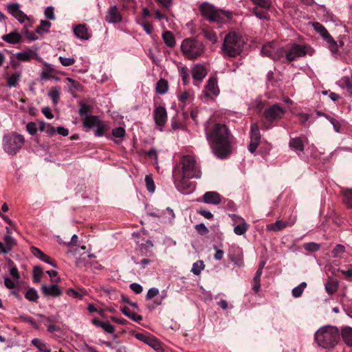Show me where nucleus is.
Wrapping results in <instances>:
<instances>
[{
	"label": "nucleus",
	"mask_w": 352,
	"mask_h": 352,
	"mask_svg": "<svg viewBox=\"0 0 352 352\" xmlns=\"http://www.w3.org/2000/svg\"><path fill=\"white\" fill-rule=\"evenodd\" d=\"M204 36L206 38L210 41L212 43H216L217 41V37L214 32L212 30H206L203 32Z\"/></svg>",
	"instance_id": "nucleus-49"
},
{
	"label": "nucleus",
	"mask_w": 352,
	"mask_h": 352,
	"mask_svg": "<svg viewBox=\"0 0 352 352\" xmlns=\"http://www.w3.org/2000/svg\"><path fill=\"white\" fill-rule=\"evenodd\" d=\"M151 334L146 333H137L135 335V337L137 340L146 344L148 342V340Z\"/></svg>",
	"instance_id": "nucleus-56"
},
{
	"label": "nucleus",
	"mask_w": 352,
	"mask_h": 352,
	"mask_svg": "<svg viewBox=\"0 0 352 352\" xmlns=\"http://www.w3.org/2000/svg\"><path fill=\"white\" fill-rule=\"evenodd\" d=\"M296 218H294L289 221L277 220L274 223L268 224L266 226V230L270 232H278L286 227L292 226L294 224Z\"/></svg>",
	"instance_id": "nucleus-17"
},
{
	"label": "nucleus",
	"mask_w": 352,
	"mask_h": 352,
	"mask_svg": "<svg viewBox=\"0 0 352 352\" xmlns=\"http://www.w3.org/2000/svg\"><path fill=\"white\" fill-rule=\"evenodd\" d=\"M304 248L309 252H316L320 248V245L314 242L307 243L303 245Z\"/></svg>",
	"instance_id": "nucleus-52"
},
{
	"label": "nucleus",
	"mask_w": 352,
	"mask_h": 352,
	"mask_svg": "<svg viewBox=\"0 0 352 352\" xmlns=\"http://www.w3.org/2000/svg\"><path fill=\"white\" fill-rule=\"evenodd\" d=\"M250 144L248 145V151L254 154L255 153L260 142H261V134L258 126L256 124H252L251 125L250 133Z\"/></svg>",
	"instance_id": "nucleus-16"
},
{
	"label": "nucleus",
	"mask_w": 352,
	"mask_h": 352,
	"mask_svg": "<svg viewBox=\"0 0 352 352\" xmlns=\"http://www.w3.org/2000/svg\"><path fill=\"white\" fill-rule=\"evenodd\" d=\"M305 138H291L289 140V147L290 148L296 153V154L299 156L304 151V142Z\"/></svg>",
	"instance_id": "nucleus-21"
},
{
	"label": "nucleus",
	"mask_w": 352,
	"mask_h": 352,
	"mask_svg": "<svg viewBox=\"0 0 352 352\" xmlns=\"http://www.w3.org/2000/svg\"><path fill=\"white\" fill-rule=\"evenodd\" d=\"M146 344L157 352H164V349L162 342L153 335L150 336Z\"/></svg>",
	"instance_id": "nucleus-27"
},
{
	"label": "nucleus",
	"mask_w": 352,
	"mask_h": 352,
	"mask_svg": "<svg viewBox=\"0 0 352 352\" xmlns=\"http://www.w3.org/2000/svg\"><path fill=\"white\" fill-rule=\"evenodd\" d=\"M205 265L203 261L199 260L192 264L190 272L195 275H199L202 270H204Z\"/></svg>",
	"instance_id": "nucleus-41"
},
{
	"label": "nucleus",
	"mask_w": 352,
	"mask_h": 352,
	"mask_svg": "<svg viewBox=\"0 0 352 352\" xmlns=\"http://www.w3.org/2000/svg\"><path fill=\"white\" fill-rule=\"evenodd\" d=\"M340 332L337 327L327 325L320 327L314 333V341L317 345L324 349H331L338 343Z\"/></svg>",
	"instance_id": "nucleus-3"
},
{
	"label": "nucleus",
	"mask_w": 352,
	"mask_h": 352,
	"mask_svg": "<svg viewBox=\"0 0 352 352\" xmlns=\"http://www.w3.org/2000/svg\"><path fill=\"white\" fill-rule=\"evenodd\" d=\"M41 290L45 296L57 297L61 294V290L59 287L55 284L50 285H43L41 287Z\"/></svg>",
	"instance_id": "nucleus-25"
},
{
	"label": "nucleus",
	"mask_w": 352,
	"mask_h": 352,
	"mask_svg": "<svg viewBox=\"0 0 352 352\" xmlns=\"http://www.w3.org/2000/svg\"><path fill=\"white\" fill-rule=\"evenodd\" d=\"M191 74L195 81L194 84L196 85V82L202 81L207 74L206 67L200 64H195L191 69Z\"/></svg>",
	"instance_id": "nucleus-18"
},
{
	"label": "nucleus",
	"mask_w": 352,
	"mask_h": 352,
	"mask_svg": "<svg viewBox=\"0 0 352 352\" xmlns=\"http://www.w3.org/2000/svg\"><path fill=\"white\" fill-rule=\"evenodd\" d=\"M327 118L329 120V122L332 124L334 130L337 133H340V128H341L340 122L338 120H337L335 118H331V117H327Z\"/></svg>",
	"instance_id": "nucleus-60"
},
{
	"label": "nucleus",
	"mask_w": 352,
	"mask_h": 352,
	"mask_svg": "<svg viewBox=\"0 0 352 352\" xmlns=\"http://www.w3.org/2000/svg\"><path fill=\"white\" fill-rule=\"evenodd\" d=\"M32 253L38 258L43 262L50 264L53 267H56L55 264L50 260V258L43 253L41 250L37 248H32Z\"/></svg>",
	"instance_id": "nucleus-29"
},
{
	"label": "nucleus",
	"mask_w": 352,
	"mask_h": 352,
	"mask_svg": "<svg viewBox=\"0 0 352 352\" xmlns=\"http://www.w3.org/2000/svg\"><path fill=\"white\" fill-rule=\"evenodd\" d=\"M314 52V49L309 45L293 44L289 49H285L283 58L291 62L307 54L311 56Z\"/></svg>",
	"instance_id": "nucleus-8"
},
{
	"label": "nucleus",
	"mask_w": 352,
	"mask_h": 352,
	"mask_svg": "<svg viewBox=\"0 0 352 352\" xmlns=\"http://www.w3.org/2000/svg\"><path fill=\"white\" fill-rule=\"evenodd\" d=\"M162 38L165 44L170 47H173L175 45V39L173 33L170 31H165L162 34Z\"/></svg>",
	"instance_id": "nucleus-34"
},
{
	"label": "nucleus",
	"mask_w": 352,
	"mask_h": 352,
	"mask_svg": "<svg viewBox=\"0 0 352 352\" xmlns=\"http://www.w3.org/2000/svg\"><path fill=\"white\" fill-rule=\"evenodd\" d=\"M180 48L184 56L190 60L201 56L204 52L203 43L198 40L190 38L184 39L182 42Z\"/></svg>",
	"instance_id": "nucleus-6"
},
{
	"label": "nucleus",
	"mask_w": 352,
	"mask_h": 352,
	"mask_svg": "<svg viewBox=\"0 0 352 352\" xmlns=\"http://www.w3.org/2000/svg\"><path fill=\"white\" fill-rule=\"evenodd\" d=\"M153 116L156 124L162 127L167 120V113L166 109L162 106L157 107L154 109Z\"/></svg>",
	"instance_id": "nucleus-20"
},
{
	"label": "nucleus",
	"mask_w": 352,
	"mask_h": 352,
	"mask_svg": "<svg viewBox=\"0 0 352 352\" xmlns=\"http://www.w3.org/2000/svg\"><path fill=\"white\" fill-rule=\"evenodd\" d=\"M73 32L78 38L82 41H87L91 36V32L85 24H79L74 26L73 28Z\"/></svg>",
	"instance_id": "nucleus-19"
},
{
	"label": "nucleus",
	"mask_w": 352,
	"mask_h": 352,
	"mask_svg": "<svg viewBox=\"0 0 352 352\" xmlns=\"http://www.w3.org/2000/svg\"><path fill=\"white\" fill-rule=\"evenodd\" d=\"M126 131L124 127L119 126L112 130V135L114 137L113 142L116 143H120L123 138L125 136Z\"/></svg>",
	"instance_id": "nucleus-32"
},
{
	"label": "nucleus",
	"mask_w": 352,
	"mask_h": 352,
	"mask_svg": "<svg viewBox=\"0 0 352 352\" xmlns=\"http://www.w3.org/2000/svg\"><path fill=\"white\" fill-rule=\"evenodd\" d=\"M105 20L109 23H116L122 21V16L116 6L109 8L105 16Z\"/></svg>",
	"instance_id": "nucleus-22"
},
{
	"label": "nucleus",
	"mask_w": 352,
	"mask_h": 352,
	"mask_svg": "<svg viewBox=\"0 0 352 352\" xmlns=\"http://www.w3.org/2000/svg\"><path fill=\"white\" fill-rule=\"evenodd\" d=\"M285 109L279 104H274L265 109L263 117L269 124L277 122L283 118Z\"/></svg>",
	"instance_id": "nucleus-9"
},
{
	"label": "nucleus",
	"mask_w": 352,
	"mask_h": 352,
	"mask_svg": "<svg viewBox=\"0 0 352 352\" xmlns=\"http://www.w3.org/2000/svg\"><path fill=\"white\" fill-rule=\"evenodd\" d=\"M285 48L277 47L276 43L270 42L263 45L261 54L263 56L271 58L274 60H280L284 57Z\"/></svg>",
	"instance_id": "nucleus-10"
},
{
	"label": "nucleus",
	"mask_w": 352,
	"mask_h": 352,
	"mask_svg": "<svg viewBox=\"0 0 352 352\" xmlns=\"http://www.w3.org/2000/svg\"><path fill=\"white\" fill-rule=\"evenodd\" d=\"M8 12L14 16L20 23L28 22L29 26L32 27L34 19L31 16H28L22 10H20L19 3H10L7 6Z\"/></svg>",
	"instance_id": "nucleus-12"
},
{
	"label": "nucleus",
	"mask_w": 352,
	"mask_h": 352,
	"mask_svg": "<svg viewBox=\"0 0 352 352\" xmlns=\"http://www.w3.org/2000/svg\"><path fill=\"white\" fill-rule=\"evenodd\" d=\"M314 30L320 34L322 38L329 45V47L332 52L337 50V43L328 32L327 29L319 22L310 23Z\"/></svg>",
	"instance_id": "nucleus-13"
},
{
	"label": "nucleus",
	"mask_w": 352,
	"mask_h": 352,
	"mask_svg": "<svg viewBox=\"0 0 352 352\" xmlns=\"http://www.w3.org/2000/svg\"><path fill=\"white\" fill-rule=\"evenodd\" d=\"M338 289V284L334 281H328L325 284V291L329 294H333L336 292Z\"/></svg>",
	"instance_id": "nucleus-48"
},
{
	"label": "nucleus",
	"mask_w": 352,
	"mask_h": 352,
	"mask_svg": "<svg viewBox=\"0 0 352 352\" xmlns=\"http://www.w3.org/2000/svg\"><path fill=\"white\" fill-rule=\"evenodd\" d=\"M122 313L126 316L131 318L132 320L135 322H140L142 320V316L136 314L135 312L130 310L128 307H124L121 309Z\"/></svg>",
	"instance_id": "nucleus-35"
},
{
	"label": "nucleus",
	"mask_w": 352,
	"mask_h": 352,
	"mask_svg": "<svg viewBox=\"0 0 352 352\" xmlns=\"http://www.w3.org/2000/svg\"><path fill=\"white\" fill-rule=\"evenodd\" d=\"M245 45L242 36L235 32L228 33L221 47L223 56L235 57L241 54Z\"/></svg>",
	"instance_id": "nucleus-4"
},
{
	"label": "nucleus",
	"mask_w": 352,
	"mask_h": 352,
	"mask_svg": "<svg viewBox=\"0 0 352 352\" xmlns=\"http://www.w3.org/2000/svg\"><path fill=\"white\" fill-rule=\"evenodd\" d=\"M174 173L195 179L201 178L202 174L200 165L192 154L184 155L181 157L179 164L175 168Z\"/></svg>",
	"instance_id": "nucleus-2"
},
{
	"label": "nucleus",
	"mask_w": 352,
	"mask_h": 352,
	"mask_svg": "<svg viewBox=\"0 0 352 352\" xmlns=\"http://www.w3.org/2000/svg\"><path fill=\"white\" fill-rule=\"evenodd\" d=\"M28 28L29 23H27L24 25L23 33L25 36V37L30 41H34L38 39V37L35 35L33 32L29 31Z\"/></svg>",
	"instance_id": "nucleus-45"
},
{
	"label": "nucleus",
	"mask_w": 352,
	"mask_h": 352,
	"mask_svg": "<svg viewBox=\"0 0 352 352\" xmlns=\"http://www.w3.org/2000/svg\"><path fill=\"white\" fill-rule=\"evenodd\" d=\"M205 133L213 154L219 159H225L231 153L230 133L225 124H205Z\"/></svg>",
	"instance_id": "nucleus-1"
},
{
	"label": "nucleus",
	"mask_w": 352,
	"mask_h": 352,
	"mask_svg": "<svg viewBox=\"0 0 352 352\" xmlns=\"http://www.w3.org/2000/svg\"><path fill=\"white\" fill-rule=\"evenodd\" d=\"M66 80L69 82L68 87L70 89L79 90L80 88V85L78 82L71 78H67Z\"/></svg>",
	"instance_id": "nucleus-55"
},
{
	"label": "nucleus",
	"mask_w": 352,
	"mask_h": 352,
	"mask_svg": "<svg viewBox=\"0 0 352 352\" xmlns=\"http://www.w3.org/2000/svg\"><path fill=\"white\" fill-rule=\"evenodd\" d=\"M48 96L53 104L56 105L60 100V89L58 87L52 88L48 92Z\"/></svg>",
	"instance_id": "nucleus-38"
},
{
	"label": "nucleus",
	"mask_w": 352,
	"mask_h": 352,
	"mask_svg": "<svg viewBox=\"0 0 352 352\" xmlns=\"http://www.w3.org/2000/svg\"><path fill=\"white\" fill-rule=\"evenodd\" d=\"M129 287L135 294H140L143 290L142 285L136 283H131Z\"/></svg>",
	"instance_id": "nucleus-64"
},
{
	"label": "nucleus",
	"mask_w": 352,
	"mask_h": 352,
	"mask_svg": "<svg viewBox=\"0 0 352 352\" xmlns=\"http://www.w3.org/2000/svg\"><path fill=\"white\" fill-rule=\"evenodd\" d=\"M173 177L175 186L181 193L188 195L195 190V184L189 181L190 178L179 175H174Z\"/></svg>",
	"instance_id": "nucleus-11"
},
{
	"label": "nucleus",
	"mask_w": 352,
	"mask_h": 352,
	"mask_svg": "<svg viewBox=\"0 0 352 352\" xmlns=\"http://www.w3.org/2000/svg\"><path fill=\"white\" fill-rule=\"evenodd\" d=\"M203 201L208 204L217 205L221 202V197L219 193L215 191H209L206 192L203 197Z\"/></svg>",
	"instance_id": "nucleus-24"
},
{
	"label": "nucleus",
	"mask_w": 352,
	"mask_h": 352,
	"mask_svg": "<svg viewBox=\"0 0 352 352\" xmlns=\"http://www.w3.org/2000/svg\"><path fill=\"white\" fill-rule=\"evenodd\" d=\"M145 183L148 191L151 193H153L155 190V186L153 177L150 175H147L145 177Z\"/></svg>",
	"instance_id": "nucleus-47"
},
{
	"label": "nucleus",
	"mask_w": 352,
	"mask_h": 352,
	"mask_svg": "<svg viewBox=\"0 0 352 352\" xmlns=\"http://www.w3.org/2000/svg\"><path fill=\"white\" fill-rule=\"evenodd\" d=\"M9 272L12 278H9L6 275L3 276L5 287L9 289L17 288L19 286L21 276L16 265H12L9 269Z\"/></svg>",
	"instance_id": "nucleus-14"
},
{
	"label": "nucleus",
	"mask_w": 352,
	"mask_h": 352,
	"mask_svg": "<svg viewBox=\"0 0 352 352\" xmlns=\"http://www.w3.org/2000/svg\"><path fill=\"white\" fill-rule=\"evenodd\" d=\"M51 25L52 23L50 21L41 20L40 25L35 29V32L38 34L43 35L49 32Z\"/></svg>",
	"instance_id": "nucleus-33"
},
{
	"label": "nucleus",
	"mask_w": 352,
	"mask_h": 352,
	"mask_svg": "<svg viewBox=\"0 0 352 352\" xmlns=\"http://www.w3.org/2000/svg\"><path fill=\"white\" fill-rule=\"evenodd\" d=\"M307 287V283L305 282H302L300 284H299L298 286L295 287L292 289V296L294 298H298L301 296L304 289Z\"/></svg>",
	"instance_id": "nucleus-42"
},
{
	"label": "nucleus",
	"mask_w": 352,
	"mask_h": 352,
	"mask_svg": "<svg viewBox=\"0 0 352 352\" xmlns=\"http://www.w3.org/2000/svg\"><path fill=\"white\" fill-rule=\"evenodd\" d=\"M199 10L202 16L210 22L221 24L225 23L226 18L228 19L232 18L231 12L219 9L214 5L206 1L200 4Z\"/></svg>",
	"instance_id": "nucleus-5"
},
{
	"label": "nucleus",
	"mask_w": 352,
	"mask_h": 352,
	"mask_svg": "<svg viewBox=\"0 0 352 352\" xmlns=\"http://www.w3.org/2000/svg\"><path fill=\"white\" fill-rule=\"evenodd\" d=\"M24 137L19 133H12L5 135L3 139V148L9 155H15L23 146Z\"/></svg>",
	"instance_id": "nucleus-7"
},
{
	"label": "nucleus",
	"mask_w": 352,
	"mask_h": 352,
	"mask_svg": "<svg viewBox=\"0 0 352 352\" xmlns=\"http://www.w3.org/2000/svg\"><path fill=\"white\" fill-rule=\"evenodd\" d=\"M202 93L204 98H210L212 99L216 98L219 94V89L216 78H209Z\"/></svg>",
	"instance_id": "nucleus-15"
},
{
	"label": "nucleus",
	"mask_w": 352,
	"mask_h": 352,
	"mask_svg": "<svg viewBox=\"0 0 352 352\" xmlns=\"http://www.w3.org/2000/svg\"><path fill=\"white\" fill-rule=\"evenodd\" d=\"M12 249L10 245H7L6 243L0 241V252L3 254L9 253Z\"/></svg>",
	"instance_id": "nucleus-63"
},
{
	"label": "nucleus",
	"mask_w": 352,
	"mask_h": 352,
	"mask_svg": "<svg viewBox=\"0 0 352 352\" xmlns=\"http://www.w3.org/2000/svg\"><path fill=\"white\" fill-rule=\"evenodd\" d=\"M233 227L234 234L240 236L244 234L248 231L250 226L245 221H244Z\"/></svg>",
	"instance_id": "nucleus-36"
},
{
	"label": "nucleus",
	"mask_w": 352,
	"mask_h": 352,
	"mask_svg": "<svg viewBox=\"0 0 352 352\" xmlns=\"http://www.w3.org/2000/svg\"><path fill=\"white\" fill-rule=\"evenodd\" d=\"M94 128V135L96 137H102L104 134V131L107 130V126L103 124L101 120Z\"/></svg>",
	"instance_id": "nucleus-43"
},
{
	"label": "nucleus",
	"mask_w": 352,
	"mask_h": 352,
	"mask_svg": "<svg viewBox=\"0 0 352 352\" xmlns=\"http://www.w3.org/2000/svg\"><path fill=\"white\" fill-rule=\"evenodd\" d=\"M163 213L164 215H166L164 219H166L169 223H173L175 218V214L173 210L168 207Z\"/></svg>",
	"instance_id": "nucleus-51"
},
{
	"label": "nucleus",
	"mask_w": 352,
	"mask_h": 352,
	"mask_svg": "<svg viewBox=\"0 0 352 352\" xmlns=\"http://www.w3.org/2000/svg\"><path fill=\"white\" fill-rule=\"evenodd\" d=\"M45 16L47 19L50 20H54L55 19V15H54V8L52 6H48L45 8L44 12Z\"/></svg>",
	"instance_id": "nucleus-54"
},
{
	"label": "nucleus",
	"mask_w": 352,
	"mask_h": 352,
	"mask_svg": "<svg viewBox=\"0 0 352 352\" xmlns=\"http://www.w3.org/2000/svg\"><path fill=\"white\" fill-rule=\"evenodd\" d=\"M159 289L156 287L150 288L146 294V299L151 300L159 294Z\"/></svg>",
	"instance_id": "nucleus-61"
},
{
	"label": "nucleus",
	"mask_w": 352,
	"mask_h": 352,
	"mask_svg": "<svg viewBox=\"0 0 352 352\" xmlns=\"http://www.w3.org/2000/svg\"><path fill=\"white\" fill-rule=\"evenodd\" d=\"M139 25H140L142 28L144 29V30L146 32V33L148 35H151L152 34V32H153V25L146 22H138Z\"/></svg>",
	"instance_id": "nucleus-57"
},
{
	"label": "nucleus",
	"mask_w": 352,
	"mask_h": 352,
	"mask_svg": "<svg viewBox=\"0 0 352 352\" xmlns=\"http://www.w3.org/2000/svg\"><path fill=\"white\" fill-rule=\"evenodd\" d=\"M25 297L30 301L35 302L38 298V295L36 290L33 288H30L26 292Z\"/></svg>",
	"instance_id": "nucleus-46"
},
{
	"label": "nucleus",
	"mask_w": 352,
	"mask_h": 352,
	"mask_svg": "<svg viewBox=\"0 0 352 352\" xmlns=\"http://www.w3.org/2000/svg\"><path fill=\"white\" fill-rule=\"evenodd\" d=\"M1 39L10 44H17L21 42L22 36L16 31L3 35Z\"/></svg>",
	"instance_id": "nucleus-26"
},
{
	"label": "nucleus",
	"mask_w": 352,
	"mask_h": 352,
	"mask_svg": "<svg viewBox=\"0 0 352 352\" xmlns=\"http://www.w3.org/2000/svg\"><path fill=\"white\" fill-rule=\"evenodd\" d=\"M168 89V82L166 80L161 78L157 82L156 87H155L157 93H158L160 94H164L167 92Z\"/></svg>",
	"instance_id": "nucleus-37"
},
{
	"label": "nucleus",
	"mask_w": 352,
	"mask_h": 352,
	"mask_svg": "<svg viewBox=\"0 0 352 352\" xmlns=\"http://www.w3.org/2000/svg\"><path fill=\"white\" fill-rule=\"evenodd\" d=\"M58 59L60 63L65 67L71 66L75 63V59L74 58H67L63 56H59Z\"/></svg>",
	"instance_id": "nucleus-53"
},
{
	"label": "nucleus",
	"mask_w": 352,
	"mask_h": 352,
	"mask_svg": "<svg viewBox=\"0 0 352 352\" xmlns=\"http://www.w3.org/2000/svg\"><path fill=\"white\" fill-rule=\"evenodd\" d=\"M344 202L348 207H352V190L345 189L342 190Z\"/></svg>",
	"instance_id": "nucleus-44"
},
{
	"label": "nucleus",
	"mask_w": 352,
	"mask_h": 352,
	"mask_svg": "<svg viewBox=\"0 0 352 352\" xmlns=\"http://www.w3.org/2000/svg\"><path fill=\"white\" fill-rule=\"evenodd\" d=\"M31 342L40 352H51L50 346L41 339L34 338Z\"/></svg>",
	"instance_id": "nucleus-31"
},
{
	"label": "nucleus",
	"mask_w": 352,
	"mask_h": 352,
	"mask_svg": "<svg viewBox=\"0 0 352 352\" xmlns=\"http://www.w3.org/2000/svg\"><path fill=\"white\" fill-rule=\"evenodd\" d=\"M21 78V74L16 72L8 78L7 85L10 87H15L17 86Z\"/></svg>",
	"instance_id": "nucleus-39"
},
{
	"label": "nucleus",
	"mask_w": 352,
	"mask_h": 352,
	"mask_svg": "<svg viewBox=\"0 0 352 352\" xmlns=\"http://www.w3.org/2000/svg\"><path fill=\"white\" fill-rule=\"evenodd\" d=\"M345 252L344 245L338 244L332 250V255L333 257H340L341 255Z\"/></svg>",
	"instance_id": "nucleus-50"
},
{
	"label": "nucleus",
	"mask_w": 352,
	"mask_h": 352,
	"mask_svg": "<svg viewBox=\"0 0 352 352\" xmlns=\"http://www.w3.org/2000/svg\"><path fill=\"white\" fill-rule=\"evenodd\" d=\"M229 217L232 219V226L239 224V223H242V221H245V219L243 218H242L241 217H240L237 214H230Z\"/></svg>",
	"instance_id": "nucleus-58"
},
{
	"label": "nucleus",
	"mask_w": 352,
	"mask_h": 352,
	"mask_svg": "<svg viewBox=\"0 0 352 352\" xmlns=\"http://www.w3.org/2000/svg\"><path fill=\"white\" fill-rule=\"evenodd\" d=\"M26 129L30 135H33L36 134L38 128L36 126V123L33 122H30L26 125Z\"/></svg>",
	"instance_id": "nucleus-59"
},
{
	"label": "nucleus",
	"mask_w": 352,
	"mask_h": 352,
	"mask_svg": "<svg viewBox=\"0 0 352 352\" xmlns=\"http://www.w3.org/2000/svg\"><path fill=\"white\" fill-rule=\"evenodd\" d=\"M100 120L97 116L86 115L82 118L83 126L87 129L94 128L100 122Z\"/></svg>",
	"instance_id": "nucleus-28"
},
{
	"label": "nucleus",
	"mask_w": 352,
	"mask_h": 352,
	"mask_svg": "<svg viewBox=\"0 0 352 352\" xmlns=\"http://www.w3.org/2000/svg\"><path fill=\"white\" fill-rule=\"evenodd\" d=\"M341 335L344 343L349 346H352V327H343L341 331Z\"/></svg>",
	"instance_id": "nucleus-30"
},
{
	"label": "nucleus",
	"mask_w": 352,
	"mask_h": 352,
	"mask_svg": "<svg viewBox=\"0 0 352 352\" xmlns=\"http://www.w3.org/2000/svg\"><path fill=\"white\" fill-rule=\"evenodd\" d=\"M37 48H28L22 52H16L15 56L20 61H30L34 56H37Z\"/></svg>",
	"instance_id": "nucleus-23"
},
{
	"label": "nucleus",
	"mask_w": 352,
	"mask_h": 352,
	"mask_svg": "<svg viewBox=\"0 0 352 352\" xmlns=\"http://www.w3.org/2000/svg\"><path fill=\"white\" fill-rule=\"evenodd\" d=\"M252 1L254 4L263 8H268L271 4L270 0H252Z\"/></svg>",
	"instance_id": "nucleus-62"
},
{
	"label": "nucleus",
	"mask_w": 352,
	"mask_h": 352,
	"mask_svg": "<svg viewBox=\"0 0 352 352\" xmlns=\"http://www.w3.org/2000/svg\"><path fill=\"white\" fill-rule=\"evenodd\" d=\"M178 71H179V76L182 78V80L183 81V83L184 85L189 84L190 76H189L188 68L185 66L178 67Z\"/></svg>",
	"instance_id": "nucleus-40"
}]
</instances>
